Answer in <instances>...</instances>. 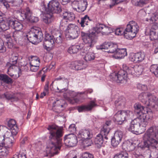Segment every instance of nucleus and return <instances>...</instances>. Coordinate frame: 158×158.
<instances>
[{
    "label": "nucleus",
    "mask_w": 158,
    "mask_h": 158,
    "mask_svg": "<svg viewBox=\"0 0 158 158\" xmlns=\"http://www.w3.org/2000/svg\"><path fill=\"white\" fill-rule=\"evenodd\" d=\"M87 5V2L84 0H74L72 4L73 8L80 13L84 11L86 9Z\"/></svg>",
    "instance_id": "nucleus-6"
},
{
    "label": "nucleus",
    "mask_w": 158,
    "mask_h": 158,
    "mask_svg": "<svg viewBox=\"0 0 158 158\" xmlns=\"http://www.w3.org/2000/svg\"><path fill=\"white\" fill-rule=\"evenodd\" d=\"M120 142H121L118 140L115 139L114 138H112L111 139V145L114 147H117Z\"/></svg>",
    "instance_id": "nucleus-52"
},
{
    "label": "nucleus",
    "mask_w": 158,
    "mask_h": 158,
    "mask_svg": "<svg viewBox=\"0 0 158 158\" xmlns=\"http://www.w3.org/2000/svg\"><path fill=\"white\" fill-rule=\"evenodd\" d=\"M126 49L125 48L118 49L113 57L115 59H121L127 55Z\"/></svg>",
    "instance_id": "nucleus-17"
},
{
    "label": "nucleus",
    "mask_w": 158,
    "mask_h": 158,
    "mask_svg": "<svg viewBox=\"0 0 158 158\" xmlns=\"http://www.w3.org/2000/svg\"><path fill=\"white\" fill-rule=\"evenodd\" d=\"M149 93H143L140 94L138 98L141 102L146 105L148 102V96Z\"/></svg>",
    "instance_id": "nucleus-32"
},
{
    "label": "nucleus",
    "mask_w": 158,
    "mask_h": 158,
    "mask_svg": "<svg viewBox=\"0 0 158 158\" xmlns=\"http://www.w3.org/2000/svg\"><path fill=\"white\" fill-rule=\"evenodd\" d=\"M110 79L112 80V81H117L118 82L119 81H118V73H117L115 72L113 73H111L110 76Z\"/></svg>",
    "instance_id": "nucleus-51"
},
{
    "label": "nucleus",
    "mask_w": 158,
    "mask_h": 158,
    "mask_svg": "<svg viewBox=\"0 0 158 158\" xmlns=\"http://www.w3.org/2000/svg\"><path fill=\"white\" fill-rule=\"evenodd\" d=\"M118 81L119 82L123 80L126 79L127 77L126 72L123 70H120L118 73Z\"/></svg>",
    "instance_id": "nucleus-30"
},
{
    "label": "nucleus",
    "mask_w": 158,
    "mask_h": 158,
    "mask_svg": "<svg viewBox=\"0 0 158 158\" xmlns=\"http://www.w3.org/2000/svg\"><path fill=\"white\" fill-rule=\"evenodd\" d=\"M139 30V27L137 23L133 21H130L127 25L124 30L122 28H117L115 34L117 35H123L127 39H131L134 38Z\"/></svg>",
    "instance_id": "nucleus-4"
},
{
    "label": "nucleus",
    "mask_w": 158,
    "mask_h": 158,
    "mask_svg": "<svg viewBox=\"0 0 158 158\" xmlns=\"http://www.w3.org/2000/svg\"><path fill=\"white\" fill-rule=\"evenodd\" d=\"M23 15V14L21 13V16H22ZM24 15L25 19L27 20H28L32 16V12L30 11L29 8H26Z\"/></svg>",
    "instance_id": "nucleus-39"
},
{
    "label": "nucleus",
    "mask_w": 158,
    "mask_h": 158,
    "mask_svg": "<svg viewBox=\"0 0 158 158\" xmlns=\"http://www.w3.org/2000/svg\"><path fill=\"white\" fill-rule=\"evenodd\" d=\"M150 18L149 19V21L151 23H153L156 21L158 19V13L155 12L154 13H152L150 15Z\"/></svg>",
    "instance_id": "nucleus-42"
},
{
    "label": "nucleus",
    "mask_w": 158,
    "mask_h": 158,
    "mask_svg": "<svg viewBox=\"0 0 158 158\" xmlns=\"http://www.w3.org/2000/svg\"><path fill=\"white\" fill-rule=\"evenodd\" d=\"M31 31L38 39L39 41L41 42L43 38V34L40 29L38 28H33Z\"/></svg>",
    "instance_id": "nucleus-24"
},
{
    "label": "nucleus",
    "mask_w": 158,
    "mask_h": 158,
    "mask_svg": "<svg viewBox=\"0 0 158 158\" xmlns=\"http://www.w3.org/2000/svg\"><path fill=\"white\" fill-rule=\"evenodd\" d=\"M48 10L50 13H59L62 11L59 3L57 0H52L48 3Z\"/></svg>",
    "instance_id": "nucleus-7"
},
{
    "label": "nucleus",
    "mask_w": 158,
    "mask_h": 158,
    "mask_svg": "<svg viewBox=\"0 0 158 158\" xmlns=\"http://www.w3.org/2000/svg\"><path fill=\"white\" fill-rule=\"evenodd\" d=\"M77 136L79 138L90 139L93 137V133L90 129H83L79 132Z\"/></svg>",
    "instance_id": "nucleus-13"
},
{
    "label": "nucleus",
    "mask_w": 158,
    "mask_h": 158,
    "mask_svg": "<svg viewBox=\"0 0 158 158\" xmlns=\"http://www.w3.org/2000/svg\"><path fill=\"white\" fill-rule=\"evenodd\" d=\"M9 3L14 4V5L17 6L21 4L23 2V0H6Z\"/></svg>",
    "instance_id": "nucleus-48"
},
{
    "label": "nucleus",
    "mask_w": 158,
    "mask_h": 158,
    "mask_svg": "<svg viewBox=\"0 0 158 158\" xmlns=\"http://www.w3.org/2000/svg\"><path fill=\"white\" fill-rule=\"evenodd\" d=\"M2 97H5L6 99L8 100L13 99L14 98L15 95L12 92H6L2 95Z\"/></svg>",
    "instance_id": "nucleus-46"
},
{
    "label": "nucleus",
    "mask_w": 158,
    "mask_h": 158,
    "mask_svg": "<svg viewBox=\"0 0 158 158\" xmlns=\"http://www.w3.org/2000/svg\"><path fill=\"white\" fill-rule=\"evenodd\" d=\"M7 146L4 145L3 143H0V150L3 152H6L5 153L8 154L9 152L7 148H6Z\"/></svg>",
    "instance_id": "nucleus-55"
},
{
    "label": "nucleus",
    "mask_w": 158,
    "mask_h": 158,
    "mask_svg": "<svg viewBox=\"0 0 158 158\" xmlns=\"http://www.w3.org/2000/svg\"><path fill=\"white\" fill-rule=\"evenodd\" d=\"M61 12L63 14V16L64 18V19L62 20L61 23V25L62 26L64 25V23L67 22V20H68L70 21L74 20L75 16L73 14L69 12L66 10H62V11Z\"/></svg>",
    "instance_id": "nucleus-14"
},
{
    "label": "nucleus",
    "mask_w": 158,
    "mask_h": 158,
    "mask_svg": "<svg viewBox=\"0 0 158 158\" xmlns=\"http://www.w3.org/2000/svg\"><path fill=\"white\" fill-rule=\"evenodd\" d=\"M27 37L28 40L33 44L35 42L39 43L40 42L31 30L27 35Z\"/></svg>",
    "instance_id": "nucleus-23"
},
{
    "label": "nucleus",
    "mask_w": 158,
    "mask_h": 158,
    "mask_svg": "<svg viewBox=\"0 0 158 158\" xmlns=\"http://www.w3.org/2000/svg\"><path fill=\"white\" fill-rule=\"evenodd\" d=\"M45 38L44 41H50L51 40H54L53 35H52L51 34L46 31L45 33Z\"/></svg>",
    "instance_id": "nucleus-49"
},
{
    "label": "nucleus",
    "mask_w": 158,
    "mask_h": 158,
    "mask_svg": "<svg viewBox=\"0 0 158 158\" xmlns=\"http://www.w3.org/2000/svg\"><path fill=\"white\" fill-rule=\"evenodd\" d=\"M10 26H11L10 20H8L6 21H2L0 23V28L2 31H5L8 30L9 29Z\"/></svg>",
    "instance_id": "nucleus-31"
},
{
    "label": "nucleus",
    "mask_w": 158,
    "mask_h": 158,
    "mask_svg": "<svg viewBox=\"0 0 158 158\" xmlns=\"http://www.w3.org/2000/svg\"><path fill=\"white\" fill-rule=\"evenodd\" d=\"M123 110H120L118 111L114 115L116 118L117 117L120 118H123Z\"/></svg>",
    "instance_id": "nucleus-62"
},
{
    "label": "nucleus",
    "mask_w": 158,
    "mask_h": 158,
    "mask_svg": "<svg viewBox=\"0 0 158 158\" xmlns=\"http://www.w3.org/2000/svg\"><path fill=\"white\" fill-rule=\"evenodd\" d=\"M30 65V70L31 71L35 72L39 69V66L36 65Z\"/></svg>",
    "instance_id": "nucleus-63"
},
{
    "label": "nucleus",
    "mask_w": 158,
    "mask_h": 158,
    "mask_svg": "<svg viewBox=\"0 0 158 158\" xmlns=\"http://www.w3.org/2000/svg\"><path fill=\"white\" fill-rule=\"evenodd\" d=\"M18 58V54L13 53L12 54L10 58V63L7 64V65L10 66L9 69L11 68L13 69V67H15V65L17 63Z\"/></svg>",
    "instance_id": "nucleus-18"
},
{
    "label": "nucleus",
    "mask_w": 158,
    "mask_h": 158,
    "mask_svg": "<svg viewBox=\"0 0 158 158\" xmlns=\"http://www.w3.org/2000/svg\"><path fill=\"white\" fill-rule=\"evenodd\" d=\"M0 80L7 84H11L13 83L12 80L6 75L0 74Z\"/></svg>",
    "instance_id": "nucleus-36"
},
{
    "label": "nucleus",
    "mask_w": 158,
    "mask_h": 158,
    "mask_svg": "<svg viewBox=\"0 0 158 158\" xmlns=\"http://www.w3.org/2000/svg\"><path fill=\"white\" fill-rule=\"evenodd\" d=\"M143 139L144 147L153 148L152 151L147 150L148 154H146V158H158V127H151L144 134Z\"/></svg>",
    "instance_id": "nucleus-1"
},
{
    "label": "nucleus",
    "mask_w": 158,
    "mask_h": 158,
    "mask_svg": "<svg viewBox=\"0 0 158 158\" xmlns=\"http://www.w3.org/2000/svg\"><path fill=\"white\" fill-rule=\"evenodd\" d=\"M149 37L150 40L154 41L158 40V32L155 30H150L149 34Z\"/></svg>",
    "instance_id": "nucleus-37"
},
{
    "label": "nucleus",
    "mask_w": 158,
    "mask_h": 158,
    "mask_svg": "<svg viewBox=\"0 0 158 158\" xmlns=\"http://www.w3.org/2000/svg\"><path fill=\"white\" fill-rule=\"evenodd\" d=\"M111 28L104 24L98 23L93 28V31L91 33H85L82 31L81 35L84 42L87 46L92 47L96 42V35L101 34L102 35H108L110 32Z\"/></svg>",
    "instance_id": "nucleus-3"
},
{
    "label": "nucleus",
    "mask_w": 158,
    "mask_h": 158,
    "mask_svg": "<svg viewBox=\"0 0 158 158\" xmlns=\"http://www.w3.org/2000/svg\"><path fill=\"white\" fill-rule=\"evenodd\" d=\"M106 125H103L101 129V134L102 135H107L109 133L110 128L109 127H106Z\"/></svg>",
    "instance_id": "nucleus-43"
},
{
    "label": "nucleus",
    "mask_w": 158,
    "mask_h": 158,
    "mask_svg": "<svg viewBox=\"0 0 158 158\" xmlns=\"http://www.w3.org/2000/svg\"><path fill=\"white\" fill-rule=\"evenodd\" d=\"M69 130L70 131L72 132H74L76 131L75 125L74 124H72L70 125L69 127Z\"/></svg>",
    "instance_id": "nucleus-64"
},
{
    "label": "nucleus",
    "mask_w": 158,
    "mask_h": 158,
    "mask_svg": "<svg viewBox=\"0 0 158 158\" xmlns=\"http://www.w3.org/2000/svg\"><path fill=\"white\" fill-rule=\"evenodd\" d=\"M64 139L65 145L68 147H74L77 143V137L73 134L66 135L64 137Z\"/></svg>",
    "instance_id": "nucleus-8"
},
{
    "label": "nucleus",
    "mask_w": 158,
    "mask_h": 158,
    "mask_svg": "<svg viewBox=\"0 0 158 158\" xmlns=\"http://www.w3.org/2000/svg\"><path fill=\"white\" fill-rule=\"evenodd\" d=\"M135 111L137 113V117L136 118H144V114L143 112L144 107L140 104L135 103L134 106Z\"/></svg>",
    "instance_id": "nucleus-15"
},
{
    "label": "nucleus",
    "mask_w": 158,
    "mask_h": 158,
    "mask_svg": "<svg viewBox=\"0 0 158 158\" xmlns=\"http://www.w3.org/2000/svg\"><path fill=\"white\" fill-rule=\"evenodd\" d=\"M53 107L56 106L55 104H56L57 107L61 108L65 107L67 106V104L65 102V101L62 99L56 100L53 103Z\"/></svg>",
    "instance_id": "nucleus-34"
},
{
    "label": "nucleus",
    "mask_w": 158,
    "mask_h": 158,
    "mask_svg": "<svg viewBox=\"0 0 158 158\" xmlns=\"http://www.w3.org/2000/svg\"><path fill=\"white\" fill-rule=\"evenodd\" d=\"M11 134L13 135H15L18 133L19 131V129L17 125H14L13 127L10 128Z\"/></svg>",
    "instance_id": "nucleus-47"
},
{
    "label": "nucleus",
    "mask_w": 158,
    "mask_h": 158,
    "mask_svg": "<svg viewBox=\"0 0 158 158\" xmlns=\"http://www.w3.org/2000/svg\"><path fill=\"white\" fill-rule=\"evenodd\" d=\"M103 136L101 134H98L95 137L94 142L98 148H100L103 143Z\"/></svg>",
    "instance_id": "nucleus-27"
},
{
    "label": "nucleus",
    "mask_w": 158,
    "mask_h": 158,
    "mask_svg": "<svg viewBox=\"0 0 158 158\" xmlns=\"http://www.w3.org/2000/svg\"><path fill=\"white\" fill-rule=\"evenodd\" d=\"M91 21V20L89 19V17L87 15H86L84 17L81 18L80 24L82 27H83L85 25L87 26L89 24Z\"/></svg>",
    "instance_id": "nucleus-29"
},
{
    "label": "nucleus",
    "mask_w": 158,
    "mask_h": 158,
    "mask_svg": "<svg viewBox=\"0 0 158 158\" xmlns=\"http://www.w3.org/2000/svg\"><path fill=\"white\" fill-rule=\"evenodd\" d=\"M8 125L10 128L12 127L14 125H17L15 120V119H10L8 122Z\"/></svg>",
    "instance_id": "nucleus-57"
},
{
    "label": "nucleus",
    "mask_w": 158,
    "mask_h": 158,
    "mask_svg": "<svg viewBox=\"0 0 158 158\" xmlns=\"http://www.w3.org/2000/svg\"><path fill=\"white\" fill-rule=\"evenodd\" d=\"M158 68V66L157 65L155 64H152L151 65L150 67V71L155 74L156 73V71Z\"/></svg>",
    "instance_id": "nucleus-54"
},
{
    "label": "nucleus",
    "mask_w": 158,
    "mask_h": 158,
    "mask_svg": "<svg viewBox=\"0 0 158 158\" xmlns=\"http://www.w3.org/2000/svg\"><path fill=\"white\" fill-rule=\"evenodd\" d=\"M53 38L54 39H56L55 40L56 43L60 44L62 42V38L61 37V35L60 32L57 31L55 33H53Z\"/></svg>",
    "instance_id": "nucleus-33"
},
{
    "label": "nucleus",
    "mask_w": 158,
    "mask_h": 158,
    "mask_svg": "<svg viewBox=\"0 0 158 158\" xmlns=\"http://www.w3.org/2000/svg\"><path fill=\"white\" fill-rule=\"evenodd\" d=\"M113 158H128V154L126 152H122L116 154Z\"/></svg>",
    "instance_id": "nucleus-45"
},
{
    "label": "nucleus",
    "mask_w": 158,
    "mask_h": 158,
    "mask_svg": "<svg viewBox=\"0 0 158 158\" xmlns=\"http://www.w3.org/2000/svg\"><path fill=\"white\" fill-rule=\"evenodd\" d=\"M68 35L72 39L77 38L79 35V30L78 27L74 24H70L67 27Z\"/></svg>",
    "instance_id": "nucleus-9"
},
{
    "label": "nucleus",
    "mask_w": 158,
    "mask_h": 158,
    "mask_svg": "<svg viewBox=\"0 0 158 158\" xmlns=\"http://www.w3.org/2000/svg\"><path fill=\"white\" fill-rule=\"evenodd\" d=\"M125 103V98L124 97H121L115 101V105L116 107L120 108L124 107Z\"/></svg>",
    "instance_id": "nucleus-25"
},
{
    "label": "nucleus",
    "mask_w": 158,
    "mask_h": 158,
    "mask_svg": "<svg viewBox=\"0 0 158 158\" xmlns=\"http://www.w3.org/2000/svg\"><path fill=\"white\" fill-rule=\"evenodd\" d=\"M11 27L16 30V31H20L22 29L23 25L18 21L10 20Z\"/></svg>",
    "instance_id": "nucleus-22"
},
{
    "label": "nucleus",
    "mask_w": 158,
    "mask_h": 158,
    "mask_svg": "<svg viewBox=\"0 0 158 158\" xmlns=\"http://www.w3.org/2000/svg\"><path fill=\"white\" fill-rule=\"evenodd\" d=\"M134 68L136 75H140L142 74L143 71V69L142 66H136L134 67Z\"/></svg>",
    "instance_id": "nucleus-44"
},
{
    "label": "nucleus",
    "mask_w": 158,
    "mask_h": 158,
    "mask_svg": "<svg viewBox=\"0 0 158 158\" xmlns=\"http://www.w3.org/2000/svg\"><path fill=\"white\" fill-rule=\"evenodd\" d=\"M88 139H85L83 142V147L84 148H86L87 147L90 146L92 143L91 141Z\"/></svg>",
    "instance_id": "nucleus-56"
},
{
    "label": "nucleus",
    "mask_w": 158,
    "mask_h": 158,
    "mask_svg": "<svg viewBox=\"0 0 158 158\" xmlns=\"http://www.w3.org/2000/svg\"><path fill=\"white\" fill-rule=\"evenodd\" d=\"M138 89H141L142 90H146L148 89L147 86L145 85H142L140 84H139L137 85Z\"/></svg>",
    "instance_id": "nucleus-58"
},
{
    "label": "nucleus",
    "mask_w": 158,
    "mask_h": 158,
    "mask_svg": "<svg viewBox=\"0 0 158 158\" xmlns=\"http://www.w3.org/2000/svg\"><path fill=\"white\" fill-rule=\"evenodd\" d=\"M86 64L82 61H77L72 62L71 64V68L73 69L78 70L83 69L86 67Z\"/></svg>",
    "instance_id": "nucleus-16"
},
{
    "label": "nucleus",
    "mask_w": 158,
    "mask_h": 158,
    "mask_svg": "<svg viewBox=\"0 0 158 158\" xmlns=\"http://www.w3.org/2000/svg\"><path fill=\"white\" fill-rule=\"evenodd\" d=\"M126 72V74H131L132 75H135V72L134 68L131 67L127 69V70L125 71Z\"/></svg>",
    "instance_id": "nucleus-53"
},
{
    "label": "nucleus",
    "mask_w": 158,
    "mask_h": 158,
    "mask_svg": "<svg viewBox=\"0 0 158 158\" xmlns=\"http://www.w3.org/2000/svg\"><path fill=\"white\" fill-rule=\"evenodd\" d=\"M83 45L79 44L71 46L68 49V52L70 54H76L82 48Z\"/></svg>",
    "instance_id": "nucleus-21"
},
{
    "label": "nucleus",
    "mask_w": 158,
    "mask_h": 158,
    "mask_svg": "<svg viewBox=\"0 0 158 158\" xmlns=\"http://www.w3.org/2000/svg\"><path fill=\"white\" fill-rule=\"evenodd\" d=\"M17 156L18 158H26L25 151L23 150L20 151L19 154Z\"/></svg>",
    "instance_id": "nucleus-59"
},
{
    "label": "nucleus",
    "mask_w": 158,
    "mask_h": 158,
    "mask_svg": "<svg viewBox=\"0 0 158 158\" xmlns=\"http://www.w3.org/2000/svg\"><path fill=\"white\" fill-rule=\"evenodd\" d=\"M148 102H146V106H149L156 109L158 107V100L157 98L155 96L149 93L148 95Z\"/></svg>",
    "instance_id": "nucleus-12"
},
{
    "label": "nucleus",
    "mask_w": 158,
    "mask_h": 158,
    "mask_svg": "<svg viewBox=\"0 0 158 158\" xmlns=\"http://www.w3.org/2000/svg\"><path fill=\"white\" fill-rule=\"evenodd\" d=\"M148 119H133L132 120L129 130L136 134L144 132L149 123Z\"/></svg>",
    "instance_id": "nucleus-5"
},
{
    "label": "nucleus",
    "mask_w": 158,
    "mask_h": 158,
    "mask_svg": "<svg viewBox=\"0 0 158 158\" xmlns=\"http://www.w3.org/2000/svg\"><path fill=\"white\" fill-rule=\"evenodd\" d=\"M145 57L144 53L138 52L136 53H131L130 57V60L135 63H139L143 60Z\"/></svg>",
    "instance_id": "nucleus-11"
},
{
    "label": "nucleus",
    "mask_w": 158,
    "mask_h": 158,
    "mask_svg": "<svg viewBox=\"0 0 158 158\" xmlns=\"http://www.w3.org/2000/svg\"><path fill=\"white\" fill-rule=\"evenodd\" d=\"M96 104L94 101H90L89 104L87 105L82 106L78 108V110L79 112H81L85 111H89L91 110L92 108Z\"/></svg>",
    "instance_id": "nucleus-19"
},
{
    "label": "nucleus",
    "mask_w": 158,
    "mask_h": 158,
    "mask_svg": "<svg viewBox=\"0 0 158 158\" xmlns=\"http://www.w3.org/2000/svg\"><path fill=\"white\" fill-rule=\"evenodd\" d=\"M14 138L11 134V132L6 131L3 136L0 137V142L1 141H4L2 142L4 145H7V148H9L11 146V144L13 143Z\"/></svg>",
    "instance_id": "nucleus-10"
},
{
    "label": "nucleus",
    "mask_w": 158,
    "mask_h": 158,
    "mask_svg": "<svg viewBox=\"0 0 158 158\" xmlns=\"http://www.w3.org/2000/svg\"><path fill=\"white\" fill-rule=\"evenodd\" d=\"M54 43L55 41L54 40H51L50 41H44L43 45L45 49L48 50H50L53 46Z\"/></svg>",
    "instance_id": "nucleus-35"
},
{
    "label": "nucleus",
    "mask_w": 158,
    "mask_h": 158,
    "mask_svg": "<svg viewBox=\"0 0 158 158\" xmlns=\"http://www.w3.org/2000/svg\"><path fill=\"white\" fill-rule=\"evenodd\" d=\"M106 47L109 49L108 52L111 53H115L118 48V46L116 44L112 43H107L106 45Z\"/></svg>",
    "instance_id": "nucleus-26"
},
{
    "label": "nucleus",
    "mask_w": 158,
    "mask_h": 158,
    "mask_svg": "<svg viewBox=\"0 0 158 158\" xmlns=\"http://www.w3.org/2000/svg\"><path fill=\"white\" fill-rule=\"evenodd\" d=\"M81 158H94V157L92 154L86 152L82 154Z\"/></svg>",
    "instance_id": "nucleus-50"
},
{
    "label": "nucleus",
    "mask_w": 158,
    "mask_h": 158,
    "mask_svg": "<svg viewBox=\"0 0 158 158\" xmlns=\"http://www.w3.org/2000/svg\"><path fill=\"white\" fill-rule=\"evenodd\" d=\"M47 129L49 132V139L51 142L47 146L48 150L52 156L57 154L61 146V139L63 132V129L53 124L49 125Z\"/></svg>",
    "instance_id": "nucleus-2"
},
{
    "label": "nucleus",
    "mask_w": 158,
    "mask_h": 158,
    "mask_svg": "<svg viewBox=\"0 0 158 158\" xmlns=\"http://www.w3.org/2000/svg\"><path fill=\"white\" fill-rule=\"evenodd\" d=\"M40 63L39 58L36 56H34L31 57L30 64V65L40 66Z\"/></svg>",
    "instance_id": "nucleus-40"
},
{
    "label": "nucleus",
    "mask_w": 158,
    "mask_h": 158,
    "mask_svg": "<svg viewBox=\"0 0 158 158\" xmlns=\"http://www.w3.org/2000/svg\"><path fill=\"white\" fill-rule=\"evenodd\" d=\"M39 20V18L37 17L32 16L28 20L31 23H36Z\"/></svg>",
    "instance_id": "nucleus-61"
},
{
    "label": "nucleus",
    "mask_w": 158,
    "mask_h": 158,
    "mask_svg": "<svg viewBox=\"0 0 158 158\" xmlns=\"http://www.w3.org/2000/svg\"><path fill=\"white\" fill-rule=\"evenodd\" d=\"M95 58L94 54L92 52H89L86 54L84 59L86 61H90L93 60Z\"/></svg>",
    "instance_id": "nucleus-38"
},
{
    "label": "nucleus",
    "mask_w": 158,
    "mask_h": 158,
    "mask_svg": "<svg viewBox=\"0 0 158 158\" xmlns=\"http://www.w3.org/2000/svg\"><path fill=\"white\" fill-rule=\"evenodd\" d=\"M6 51V48L4 45V43L3 41L0 42V52H4Z\"/></svg>",
    "instance_id": "nucleus-60"
},
{
    "label": "nucleus",
    "mask_w": 158,
    "mask_h": 158,
    "mask_svg": "<svg viewBox=\"0 0 158 158\" xmlns=\"http://www.w3.org/2000/svg\"><path fill=\"white\" fill-rule=\"evenodd\" d=\"M54 18L52 14H46L43 17V22L46 24H49L52 23L54 20Z\"/></svg>",
    "instance_id": "nucleus-28"
},
{
    "label": "nucleus",
    "mask_w": 158,
    "mask_h": 158,
    "mask_svg": "<svg viewBox=\"0 0 158 158\" xmlns=\"http://www.w3.org/2000/svg\"><path fill=\"white\" fill-rule=\"evenodd\" d=\"M23 32L20 31H15L12 33L6 35V37L9 39L10 38L12 35V37L16 41L19 40L22 37Z\"/></svg>",
    "instance_id": "nucleus-20"
},
{
    "label": "nucleus",
    "mask_w": 158,
    "mask_h": 158,
    "mask_svg": "<svg viewBox=\"0 0 158 158\" xmlns=\"http://www.w3.org/2000/svg\"><path fill=\"white\" fill-rule=\"evenodd\" d=\"M123 137V133L121 131H117L114 133L113 137L115 139L121 142Z\"/></svg>",
    "instance_id": "nucleus-41"
}]
</instances>
